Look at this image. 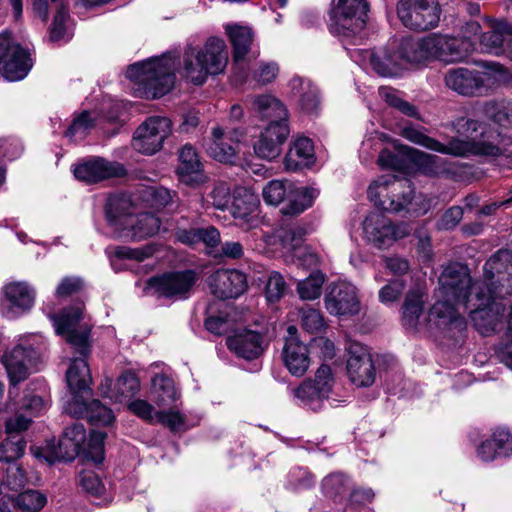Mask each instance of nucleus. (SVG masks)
Masks as SVG:
<instances>
[{
    "label": "nucleus",
    "mask_w": 512,
    "mask_h": 512,
    "mask_svg": "<svg viewBox=\"0 0 512 512\" xmlns=\"http://www.w3.org/2000/svg\"><path fill=\"white\" fill-rule=\"evenodd\" d=\"M81 307L64 309L58 316H52L56 333L66 339V341L79 353V357L74 358L66 372L67 386L72 394V399L82 398L84 393L90 391L92 382L90 370L85 357L90 351L89 328L82 324Z\"/></svg>",
    "instance_id": "1"
},
{
    "label": "nucleus",
    "mask_w": 512,
    "mask_h": 512,
    "mask_svg": "<svg viewBox=\"0 0 512 512\" xmlns=\"http://www.w3.org/2000/svg\"><path fill=\"white\" fill-rule=\"evenodd\" d=\"M131 199L112 195L105 205V219L111 236L123 241L138 242L153 237L160 230V218L150 212L135 214Z\"/></svg>",
    "instance_id": "2"
},
{
    "label": "nucleus",
    "mask_w": 512,
    "mask_h": 512,
    "mask_svg": "<svg viewBox=\"0 0 512 512\" xmlns=\"http://www.w3.org/2000/svg\"><path fill=\"white\" fill-rule=\"evenodd\" d=\"M401 136L408 141L423 146L426 149L456 157L469 155L499 156L501 148L492 142L487 141H465L458 138L451 139L447 144L426 135L421 129L413 126H405L401 129Z\"/></svg>",
    "instance_id": "3"
},
{
    "label": "nucleus",
    "mask_w": 512,
    "mask_h": 512,
    "mask_svg": "<svg viewBox=\"0 0 512 512\" xmlns=\"http://www.w3.org/2000/svg\"><path fill=\"white\" fill-rule=\"evenodd\" d=\"M368 196L376 206L385 211L418 213L413 202L414 188L406 179L382 176L369 186Z\"/></svg>",
    "instance_id": "4"
},
{
    "label": "nucleus",
    "mask_w": 512,
    "mask_h": 512,
    "mask_svg": "<svg viewBox=\"0 0 512 512\" xmlns=\"http://www.w3.org/2000/svg\"><path fill=\"white\" fill-rule=\"evenodd\" d=\"M441 293L446 298H453L456 303H462L466 308L469 303L481 300L484 295V283L472 279L467 266L460 263L448 265L439 278Z\"/></svg>",
    "instance_id": "5"
},
{
    "label": "nucleus",
    "mask_w": 512,
    "mask_h": 512,
    "mask_svg": "<svg viewBox=\"0 0 512 512\" xmlns=\"http://www.w3.org/2000/svg\"><path fill=\"white\" fill-rule=\"evenodd\" d=\"M368 11L367 0H333L330 32L343 37L359 34L366 27Z\"/></svg>",
    "instance_id": "6"
},
{
    "label": "nucleus",
    "mask_w": 512,
    "mask_h": 512,
    "mask_svg": "<svg viewBox=\"0 0 512 512\" xmlns=\"http://www.w3.org/2000/svg\"><path fill=\"white\" fill-rule=\"evenodd\" d=\"M485 298L502 297L512 292V251L500 249L484 265Z\"/></svg>",
    "instance_id": "7"
},
{
    "label": "nucleus",
    "mask_w": 512,
    "mask_h": 512,
    "mask_svg": "<svg viewBox=\"0 0 512 512\" xmlns=\"http://www.w3.org/2000/svg\"><path fill=\"white\" fill-rule=\"evenodd\" d=\"M407 223L394 224L388 217L379 212H372L363 222L365 239L379 249H386L396 241L411 233Z\"/></svg>",
    "instance_id": "8"
},
{
    "label": "nucleus",
    "mask_w": 512,
    "mask_h": 512,
    "mask_svg": "<svg viewBox=\"0 0 512 512\" xmlns=\"http://www.w3.org/2000/svg\"><path fill=\"white\" fill-rule=\"evenodd\" d=\"M397 13L407 28L425 31L438 25L441 7L438 0H401L397 6Z\"/></svg>",
    "instance_id": "9"
},
{
    "label": "nucleus",
    "mask_w": 512,
    "mask_h": 512,
    "mask_svg": "<svg viewBox=\"0 0 512 512\" xmlns=\"http://www.w3.org/2000/svg\"><path fill=\"white\" fill-rule=\"evenodd\" d=\"M41 357V347L34 346L29 340H22L2 357L11 386L24 381L30 370L37 365Z\"/></svg>",
    "instance_id": "10"
},
{
    "label": "nucleus",
    "mask_w": 512,
    "mask_h": 512,
    "mask_svg": "<svg viewBox=\"0 0 512 512\" xmlns=\"http://www.w3.org/2000/svg\"><path fill=\"white\" fill-rule=\"evenodd\" d=\"M35 299L36 291L27 282H8L0 290V314L7 319H16L33 308Z\"/></svg>",
    "instance_id": "11"
},
{
    "label": "nucleus",
    "mask_w": 512,
    "mask_h": 512,
    "mask_svg": "<svg viewBox=\"0 0 512 512\" xmlns=\"http://www.w3.org/2000/svg\"><path fill=\"white\" fill-rule=\"evenodd\" d=\"M334 384L330 366L322 364L316 371L314 379L303 381L293 389V395L300 403L313 411L320 409L328 398Z\"/></svg>",
    "instance_id": "12"
},
{
    "label": "nucleus",
    "mask_w": 512,
    "mask_h": 512,
    "mask_svg": "<svg viewBox=\"0 0 512 512\" xmlns=\"http://www.w3.org/2000/svg\"><path fill=\"white\" fill-rule=\"evenodd\" d=\"M31 66L28 52L14 43L8 33H1L0 74L8 81H19L26 77Z\"/></svg>",
    "instance_id": "13"
},
{
    "label": "nucleus",
    "mask_w": 512,
    "mask_h": 512,
    "mask_svg": "<svg viewBox=\"0 0 512 512\" xmlns=\"http://www.w3.org/2000/svg\"><path fill=\"white\" fill-rule=\"evenodd\" d=\"M126 77L134 83V95L155 99L160 89V58L152 57L128 66Z\"/></svg>",
    "instance_id": "14"
},
{
    "label": "nucleus",
    "mask_w": 512,
    "mask_h": 512,
    "mask_svg": "<svg viewBox=\"0 0 512 512\" xmlns=\"http://www.w3.org/2000/svg\"><path fill=\"white\" fill-rule=\"evenodd\" d=\"M493 298L477 300L479 305L470 311L474 328L483 336H490L505 327V306Z\"/></svg>",
    "instance_id": "15"
},
{
    "label": "nucleus",
    "mask_w": 512,
    "mask_h": 512,
    "mask_svg": "<svg viewBox=\"0 0 512 512\" xmlns=\"http://www.w3.org/2000/svg\"><path fill=\"white\" fill-rule=\"evenodd\" d=\"M346 350L348 353L346 368L350 381L357 387L372 385L375 381L376 371L366 347L357 342H350Z\"/></svg>",
    "instance_id": "16"
},
{
    "label": "nucleus",
    "mask_w": 512,
    "mask_h": 512,
    "mask_svg": "<svg viewBox=\"0 0 512 512\" xmlns=\"http://www.w3.org/2000/svg\"><path fill=\"white\" fill-rule=\"evenodd\" d=\"M287 121H270L261 131L253 148L255 154L264 160L272 161L282 153V146L289 136Z\"/></svg>",
    "instance_id": "17"
},
{
    "label": "nucleus",
    "mask_w": 512,
    "mask_h": 512,
    "mask_svg": "<svg viewBox=\"0 0 512 512\" xmlns=\"http://www.w3.org/2000/svg\"><path fill=\"white\" fill-rule=\"evenodd\" d=\"M488 31L480 37V45L483 51L494 55L510 52L512 47V23L505 19L484 17Z\"/></svg>",
    "instance_id": "18"
},
{
    "label": "nucleus",
    "mask_w": 512,
    "mask_h": 512,
    "mask_svg": "<svg viewBox=\"0 0 512 512\" xmlns=\"http://www.w3.org/2000/svg\"><path fill=\"white\" fill-rule=\"evenodd\" d=\"M468 42L440 34L426 36V49L429 59L446 63L463 61L467 57Z\"/></svg>",
    "instance_id": "19"
},
{
    "label": "nucleus",
    "mask_w": 512,
    "mask_h": 512,
    "mask_svg": "<svg viewBox=\"0 0 512 512\" xmlns=\"http://www.w3.org/2000/svg\"><path fill=\"white\" fill-rule=\"evenodd\" d=\"M325 307L331 315L350 316L360 310L357 289L354 285L341 282L334 284L325 296Z\"/></svg>",
    "instance_id": "20"
},
{
    "label": "nucleus",
    "mask_w": 512,
    "mask_h": 512,
    "mask_svg": "<svg viewBox=\"0 0 512 512\" xmlns=\"http://www.w3.org/2000/svg\"><path fill=\"white\" fill-rule=\"evenodd\" d=\"M243 135L238 129L225 133L222 128L215 127L212 129L211 140L206 144V151L218 162L233 164L237 159L239 142Z\"/></svg>",
    "instance_id": "21"
},
{
    "label": "nucleus",
    "mask_w": 512,
    "mask_h": 512,
    "mask_svg": "<svg viewBox=\"0 0 512 512\" xmlns=\"http://www.w3.org/2000/svg\"><path fill=\"white\" fill-rule=\"evenodd\" d=\"M74 175L77 179L91 184L114 177H123L126 175V169L121 163L111 162L102 157H92L77 165Z\"/></svg>",
    "instance_id": "22"
},
{
    "label": "nucleus",
    "mask_w": 512,
    "mask_h": 512,
    "mask_svg": "<svg viewBox=\"0 0 512 512\" xmlns=\"http://www.w3.org/2000/svg\"><path fill=\"white\" fill-rule=\"evenodd\" d=\"M209 286L212 294L219 299L236 298L247 289V279L239 270L219 269L210 276Z\"/></svg>",
    "instance_id": "23"
},
{
    "label": "nucleus",
    "mask_w": 512,
    "mask_h": 512,
    "mask_svg": "<svg viewBox=\"0 0 512 512\" xmlns=\"http://www.w3.org/2000/svg\"><path fill=\"white\" fill-rule=\"evenodd\" d=\"M485 80V73L463 67L449 69L444 75L446 87L463 96L481 94Z\"/></svg>",
    "instance_id": "24"
},
{
    "label": "nucleus",
    "mask_w": 512,
    "mask_h": 512,
    "mask_svg": "<svg viewBox=\"0 0 512 512\" xmlns=\"http://www.w3.org/2000/svg\"><path fill=\"white\" fill-rule=\"evenodd\" d=\"M226 345L237 357L251 361L263 354L267 342L261 333L244 329L228 336L226 338Z\"/></svg>",
    "instance_id": "25"
},
{
    "label": "nucleus",
    "mask_w": 512,
    "mask_h": 512,
    "mask_svg": "<svg viewBox=\"0 0 512 512\" xmlns=\"http://www.w3.org/2000/svg\"><path fill=\"white\" fill-rule=\"evenodd\" d=\"M65 412L74 418H86L95 426H108L115 417L110 408L103 405L99 400L87 402L84 398L70 400L65 405Z\"/></svg>",
    "instance_id": "26"
},
{
    "label": "nucleus",
    "mask_w": 512,
    "mask_h": 512,
    "mask_svg": "<svg viewBox=\"0 0 512 512\" xmlns=\"http://www.w3.org/2000/svg\"><path fill=\"white\" fill-rule=\"evenodd\" d=\"M176 171L181 182L190 186H199L208 181V177L204 173V166L195 148L190 144L181 148L179 166Z\"/></svg>",
    "instance_id": "27"
},
{
    "label": "nucleus",
    "mask_w": 512,
    "mask_h": 512,
    "mask_svg": "<svg viewBox=\"0 0 512 512\" xmlns=\"http://www.w3.org/2000/svg\"><path fill=\"white\" fill-rule=\"evenodd\" d=\"M196 55L200 57L206 73L218 75L224 72L228 63V51L223 39L210 37L201 49L196 48Z\"/></svg>",
    "instance_id": "28"
},
{
    "label": "nucleus",
    "mask_w": 512,
    "mask_h": 512,
    "mask_svg": "<svg viewBox=\"0 0 512 512\" xmlns=\"http://www.w3.org/2000/svg\"><path fill=\"white\" fill-rule=\"evenodd\" d=\"M132 147L139 153L153 155L160 149V117H148L133 134Z\"/></svg>",
    "instance_id": "29"
},
{
    "label": "nucleus",
    "mask_w": 512,
    "mask_h": 512,
    "mask_svg": "<svg viewBox=\"0 0 512 512\" xmlns=\"http://www.w3.org/2000/svg\"><path fill=\"white\" fill-rule=\"evenodd\" d=\"M198 280L193 270H184L162 275V297L181 300L189 297Z\"/></svg>",
    "instance_id": "30"
},
{
    "label": "nucleus",
    "mask_w": 512,
    "mask_h": 512,
    "mask_svg": "<svg viewBox=\"0 0 512 512\" xmlns=\"http://www.w3.org/2000/svg\"><path fill=\"white\" fill-rule=\"evenodd\" d=\"M283 360L288 371L294 376H303L309 368L308 347L297 337H288L283 348Z\"/></svg>",
    "instance_id": "31"
},
{
    "label": "nucleus",
    "mask_w": 512,
    "mask_h": 512,
    "mask_svg": "<svg viewBox=\"0 0 512 512\" xmlns=\"http://www.w3.org/2000/svg\"><path fill=\"white\" fill-rule=\"evenodd\" d=\"M232 198L230 212L233 218L240 225L250 224L253 214L258 208L259 201L257 196L243 187H237L233 190Z\"/></svg>",
    "instance_id": "32"
},
{
    "label": "nucleus",
    "mask_w": 512,
    "mask_h": 512,
    "mask_svg": "<svg viewBox=\"0 0 512 512\" xmlns=\"http://www.w3.org/2000/svg\"><path fill=\"white\" fill-rule=\"evenodd\" d=\"M319 192L310 187H298L292 183L286 197V203L281 213L287 216H296L310 208Z\"/></svg>",
    "instance_id": "33"
},
{
    "label": "nucleus",
    "mask_w": 512,
    "mask_h": 512,
    "mask_svg": "<svg viewBox=\"0 0 512 512\" xmlns=\"http://www.w3.org/2000/svg\"><path fill=\"white\" fill-rule=\"evenodd\" d=\"M453 298H446L445 301L436 302L429 311V321L439 327H448L463 331L466 328L465 319L457 312L454 305L450 303Z\"/></svg>",
    "instance_id": "34"
},
{
    "label": "nucleus",
    "mask_w": 512,
    "mask_h": 512,
    "mask_svg": "<svg viewBox=\"0 0 512 512\" xmlns=\"http://www.w3.org/2000/svg\"><path fill=\"white\" fill-rule=\"evenodd\" d=\"M52 2H59L60 6L54 16L51 28H50V40L60 41L65 38L66 27L65 23L69 17L68 9L64 6V0H51ZM33 10L35 14L46 22L48 19V0H34Z\"/></svg>",
    "instance_id": "35"
},
{
    "label": "nucleus",
    "mask_w": 512,
    "mask_h": 512,
    "mask_svg": "<svg viewBox=\"0 0 512 512\" xmlns=\"http://www.w3.org/2000/svg\"><path fill=\"white\" fill-rule=\"evenodd\" d=\"M85 440L86 431L82 424L77 423L67 427L59 441V453L55 455V459L73 460L78 455Z\"/></svg>",
    "instance_id": "36"
},
{
    "label": "nucleus",
    "mask_w": 512,
    "mask_h": 512,
    "mask_svg": "<svg viewBox=\"0 0 512 512\" xmlns=\"http://www.w3.org/2000/svg\"><path fill=\"white\" fill-rule=\"evenodd\" d=\"M425 292L421 288L408 290L402 304V325L406 329L415 330L425 305Z\"/></svg>",
    "instance_id": "37"
},
{
    "label": "nucleus",
    "mask_w": 512,
    "mask_h": 512,
    "mask_svg": "<svg viewBox=\"0 0 512 512\" xmlns=\"http://www.w3.org/2000/svg\"><path fill=\"white\" fill-rule=\"evenodd\" d=\"M226 34L233 47L234 62L239 65L250 51L253 43V31L248 26L238 24L226 25Z\"/></svg>",
    "instance_id": "38"
},
{
    "label": "nucleus",
    "mask_w": 512,
    "mask_h": 512,
    "mask_svg": "<svg viewBox=\"0 0 512 512\" xmlns=\"http://www.w3.org/2000/svg\"><path fill=\"white\" fill-rule=\"evenodd\" d=\"M290 87L293 94L299 97V103L304 112L312 114L318 111L320 105L318 90L309 79L294 76L290 80Z\"/></svg>",
    "instance_id": "39"
},
{
    "label": "nucleus",
    "mask_w": 512,
    "mask_h": 512,
    "mask_svg": "<svg viewBox=\"0 0 512 512\" xmlns=\"http://www.w3.org/2000/svg\"><path fill=\"white\" fill-rule=\"evenodd\" d=\"M314 156V146L311 139L298 137L289 148L284 164L288 170H297L306 165Z\"/></svg>",
    "instance_id": "40"
},
{
    "label": "nucleus",
    "mask_w": 512,
    "mask_h": 512,
    "mask_svg": "<svg viewBox=\"0 0 512 512\" xmlns=\"http://www.w3.org/2000/svg\"><path fill=\"white\" fill-rule=\"evenodd\" d=\"M412 160L427 175H450L454 172L453 165H446V162L436 155L427 154L417 149H410Z\"/></svg>",
    "instance_id": "41"
},
{
    "label": "nucleus",
    "mask_w": 512,
    "mask_h": 512,
    "mask_svg": "<svg viewBox=\"0 0 512 512\" xmlns=\"http://www.w3.org/2000/svg\"><path fill=\"white\" fill-rule=\"evenodd\" d=\"M196 48L188 46L183 55V76L194 85H202L207 80L208 74L204 69V65L197 57Z\"/></svg>",
    "instance_id": "42"
},
{
    "label": "nucleus",
    "mask_w": 512,
    "mask_h": 512,
    "mask_svg": "<svg viewBox=\"0 0 512 512\" xmlns=\"http://www.w3.org/2000/svg\"><path fill=\"white\" fill-rule=\"evenodd\" d=\"M426 37L421 39L404 38L401 41L397 54L401 62L404 63H420L429 59L428 50L425 46Z\"/></svg>",
    "instance_id": "43"
},
{
    "label": "nucleus",
    "mask_w": 512,
    "mask_h": 512,
    "mask_svg": "<svg viewBox=\"0 0 512 512\" xmlns=\"http://www.w3.org/2000/svg\"><path fill=\"white\" fill-rule=\"evenodd\" d=\"M254 106L263 118L271 119V121H287L286 107L272 95L257 96L254 99Z\"/></svg>",
    "instance_id": "44"
},
{
    "label": "nucleus",
    "mask_w": 512,
    "mask_h": 512,
    "mask_svg": "<svg viewBox=\"0 0 512 512\" xmlns=\"http://www.w3.org/2000/svg\"><path fill=\"white\" fill-rule=\"evenodd\" d=\"M373 70L383 77H394L404 68L397 52L372 54L370 59Z\"/></svg>",
    "instance_id": "45"
},
{
    "label": "nucleus",
    "mask_w": 512,
    "mask_h": 512,
    "mask_svg": "<svg viewBox=\"0 0 512 512\" xmlns=\"http://www.w3.org/2000/svg\"><path fill=\"white\" fill-rule=\"evenodd\" d=\"M324 274L317 270L312 272L306 279L300 281L297 291L301 299L314 300L321 295L324 284Z\"/></svg>",
    "instance_id": "46"
},
{
    "label": "nucleus",
    "mask_w": 512,
    "mask_h": 512,
    "mask_svg": "<svg viewBox=\"0 0 512 512\" xmlns=\"http://www.w3.org/2000/svg\"><path fill=\"white\" fill-rule=\"evenodd\" d=\"M140 389V382L135 373L126 371L121 374L115 383V395H107L110 398L115 397L117 400L132 398Z\"/></svg>",
    "instance_id": "47"
},
{
    "label": "nucleus",
    "mask_w": 512,
    "mask_h": 512,
    "mask_svg": "<svg viewBox=\"0 0 512 512\" xmlns=\"http://www.w3.org/2000/svg\"><path fill=\"white\" fill-rule=\"evenodd\" d=\"M292 182L288 180H271L262 190L264 201L269 205L277 206L286 200Z\"/></svg>",
    "instance_id": "48"
},
{
    "label": "nucleus",
    "mask_w": 512,
    "mask_h": 512,
    "mask_svg": "<svg viewBox=\"0 0 512 512\" xmlns=\"http://www.w3.org/2000/svg\"><path fill=\"white\" fill-rule=\"evenodd\" d=\"M178 66V54L170 52L162 54V96L173 89L176 81L175 71Z\"/></svg>",
    "instance_id": "49"
},
{
    "label": "nucleus",
    "mask_w": 512,
    "mask_h": 512,
    "mask_svg": "<svg viewBox=\"0 0 512 512\" xmlns=\"http://www.w3.org/2000/svg\"><path fill=\"white\" fill-rule=\"evenodd\" d=\"M322 489L328 498L337 501L348 493V479L340 473L330 474L323 480Z\"/></svg>",
    "instance_id": "50"
},
{
    "label": "nucleus",
    "mask_w": 512,
    "mask_h": 512,
    "mask_svg": "<svg viewBox=\"0 0 512 512\" xmlns=\"http://www.w3.org/2000/svg\"><path fill=\"white\" fill-rule=\"evenodd\" d=\"M21 434H11L0 444V461L10 462L20 458L25 449Z\"/></svg>",
    "instance_id": "51"
},
{
    "label": "nucleus",
    "mask_w": 512,
    "mask_h": 512,
    "mask_svg": "<svg viewBox=\"0 0 512 512\" xmlns=\"http://www.w3.org/2000/svg\"><path fill=\"white\" fill-rule=\"evenodd\" d=\"M47 502L46 496L33 489L25 490L19 493L15 498V505L27 512H37L41 510Z\"/></svg>",
    "instance_id": "52"
},
{
    "label": "nucleus",
    "mask_w": 512,
    "mask_h": 512,
    "mask_svg": "<svg viewBox=\"0 0 512 512\" xmlns=\"http://www.w3.org/2000/svg\"><path fill=\"white\" fill-rule=\"evenodd\" d=\"M162 425L174 434H182L192 427L188 417L177 408L162 411Z\"/></svg>",
    "instance_id": "53"
},
{
    "label": "nucleus",
    "mask_w": 512,
    "mask_h": 512,
    "mask_svg": "<svg viewBox=\"0 0 512 512\" xmlns=\"http://www.w3.org/2000/svg\"><path fill=\"white\" fill-rule=\"evenodd\" d=\"M93 126L94 120L87 111H84L73 120L66 131V136L74 141L82 140Z\"/></svg>",
    "instance_id": "54"
},
{
    "label": "nucleus",
    "mask_w": 512,
    "mask_h": 512,
    "mask_svg": "<svg viewBox=\"0 0 512 512\" xmlns=\"http://www.w3.org/2000/svg\"><path fill=\"white\" fill-rule=\"evenodd\" d=\"M379 94L388 105L398 109L403 114L407 116L416 115V108L407 101L400 98L396 90L389 87H381L379 89Z\"/></svg>",
    "instance_id": "55"
},
{
    "label": "nucleus",
    "mask_w": 512,
    "mask_h": 512,
    "mask_svg": "<svg viewBox=\"0 0 512 512\" xmlns=\"http://www.w3.org/2000/svg\"><path fill=\"white\" fill-rule=\"evenodd\" d=\"M211 199L212 205L219 210H224L228 207L231 200V187L226 181H216L213 183L212 190L208 194Z\"/></svg>",
    "instance_id": "56"
},
{
    "label": "nucleus",
    "mask_w": 512,
    "mask_h": 512,
    "mask_svg": "<svg viewBox=\"0 0 512 512\" xmlns=\"http://www.w3.org/2000/svg\"><path fill=\"white\" fill-rule=\"evenodd\" d=\"M300 314L301 325L306 331L317 333L325 327L324 317L319 310L311 307L301 308Z\"/></svg>",
    "instance_id": "57"
},
{
    "label": "nucleus",
    "mask_w": 512,
    "mask_h": 512,
    "mask_svg": "<svg viewBox=\"0 0 512 512\" xmlns=\"http://www.w3.org/2000/svg\"><path fill=\"white\" fill-rule=\"evenodd\" d=\"M279 74V66L276 62L261 61L253 70L252 78L259 85L273 82Z\"/></svg>",
    "instance_id": "58"
},
{
    "label": "nucleus",
    "mask_w": 512,
    "mask_h": 512,
    "mask_svg": "<svg viewBox=\"0 0 512 512\" xmlns=\"http://www.w3.org/2000/svg\"><path fill=\"white\" fill-rule=\"evenodd\" d=\"M287 290L284 277L276 271L270 273L266 284V298L270 302L281 299Z\"/></svg>",
    "instance_id": "59"
},
{
    "label": "nucleus",
    "mask_w": 512,
    "mask_h": 512,
    "mask_svg": "<svg viewBox=\"0 0 512 512\" xmlns=\"http://www.w3.org/2000/svg\"><path fill=\"white\" fill-rule=\"evenodd\" d=\"M85 287V282L82 278L77 276H66L61 279L56 290L55 296L57 298H67L73 296Z\"/></svg>",
    "instance_id": "60"
},
{
    "label": "nucleus",
    "mask_w": 512,
    "mask_h": 512,
    "mask_svg": "<svg viewBox=\"0 0 512 512\" xmlns=\"http://www.w3.org/2000/svg\"><path fill=\"white\" fill-rule=\"evenodd\" d=\"M158 250L156 243L147 244L141 248H127L119 247L116 250V255L121 258L134 259L142 261L148 257H151Z\"/></svg>",
    "instance_id": "61"
},
{
    "label": "nucleus",
    "mask_w": 512,
    "mask_h": 512,
    "mask_svg": "<svg viewBox=\"0 0 512 512\" xmlns=\"http://www.w3.org/2000/svg\"><path fill=\"white\" fill-rule=\"evenodd\" d=\"M405 282L402 280H393L387 283L379 291V300L383 304H389L397 301L403 293Z\"/></svg>",
    "instance_id": "62"
},
{
    "label": "nucleus",
    "mask_w": 512,
    "mask_h": 512,
    "mask_svg": "<svg viewBox=\"0 0 512 512\" xmlns=\"http://www.w3.org/2000/svg\"><path fill=\"white\" fill-rule=\"evenodd\" d=\"M79 483L86 492L92 495L98 496L104 491V485L93 471H82L79 475Z\"/></svg>",
    "instance_id": "63"
},
{
    "label": "nucleus",
    "mask_w": 512,
    "mask_h": 512,
    "mask_svg": "<svg viewBox=\"0 0 512 512\" xmlns=\"http://www.w3.org/2000/svg\"><path fill=\"white\" fill-rule=\"evenodd\" d=\"M491 439L502 456H508L512 453V434L507 429H495Z\"/></svg>",
    "instance_id": "64"
}]
</instances>
